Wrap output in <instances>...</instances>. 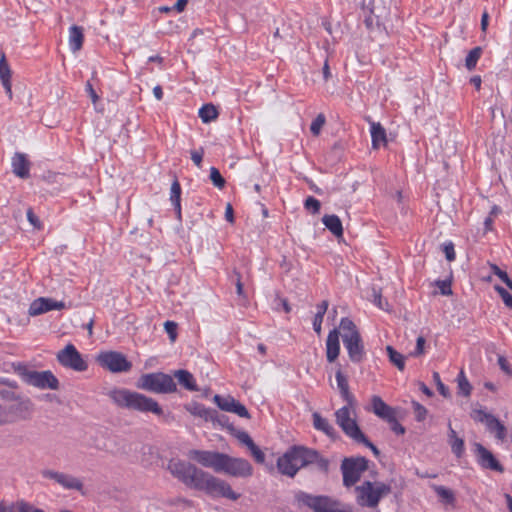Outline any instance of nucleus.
I'll list each match as a JSON object with an SVG mask.
<instances>
[{
  "label": "nucleus",
  "instance_id": "obj_1",
  "mask_svg": "<svg viewBox=\"0 0 512 512\" xmlns=\"http://www.w3.org/2000/svg\"><path fill=\"white\" fill-rule=\"evenodd\" d=\"M167 469L186 487L204 492L212 498H226L236 501L241 496L234 492L225 480L213 476L190 462L171 459Z\"/></svg>",
  "mask_w": 512,
  "mask_h": 512
},
{
  "label": "nucleus",
  "instance_id": "obj_2",
  "mask_svg": "<svg viewBox=\"0 0 512 512\" xmlns=\"http://www.w3.org/2000/svg\"><path fill=\"white\" fill-rule=\"evenodd\" d=\"M311 465H315L318 472L328 475L330 461L313 448L293 445L277 459L278 471L291 478L295 477L301 468Z\"/></svg>",
  "mask_w": 512,
  "mask_h": 512
},
{
  "label": "nucleus",
  "instance_id": "obj_3",
  "mask_svg": "<svg viewBox=\"0 0 512 512\" xmlns=\"http://www.w3.org/2000/svg\"><path fill=\"white\" fill-rule=\"evenodd\" d=\"M108 396L116 406L122 409L153 413L156 416H162L164 413L155 399L126 388H114L108 392Z\"/></svg>",
  "mask_w": 512,
  "mask_h": 512
},
{
  "label": "nucleus",
  "instance_id": "obj_4",
  "mask_svg": "<svg viewBox=\"0 0 512 512\" xmlns=\"http://www.w3.org/2000/svg\"><path fill=\"white\" fill-rule=\"evenodd\" d=\"M339 329L344 347L352 363H361L366 355L364 343L356 324L348 317L340 320Z\"/></svg>",
  "mask_w": 512,
  "mask_h": 512
},
{
  "label": "nucleus",
  "instance_id": "obj_5",
  "mask_svg": "<svg viewBox=\"0 0 512 512\" xmlns=\"http://www.w3.org/2000/svg\"><path fill=\"white\" fill-rule=\"evenodd\" d=\"M14 372L22 379L27 385L39 389L58 390L60 387L59 380L50 371H36L30 370L25 363L18 362L12 364Z\"/></svg>",
  "mask_w": 512,
  "mask_h": 512
},
{
  "label": "nucleus",
  "instance_id": "obj_6",
  "mask_svg": "<svg viewBox=\"0 0 512 512\" xmlns=\"http://www.w3.org/2000/svg\"><path fill=\"white\" fill-rule=\"evenodd\" d=\"M294 504L299 509L306 507L313 512H353L341 509L340 502L330 496L313 495L302 490L295 492Z\"/></svg>",
  "mask_w": 512,
  "mask_h": 512
},
{
  "label": "nucleus",
  "instance_id": "obj_7",
  "mask_svg": "<svg viewBox=\"0 0 512 512\" xmlns=\"http://www.w3.org/2000/svg\"><path fill=\"white\" fill-rule=\"evenodd\" d=\"M136 387L155 394H170L177 391L173 376L164 372L142 374L136 382Z\"/></svg>",
  "mask_w": 512,
  "mask_h": 512
},
{
  "label": "nucleus",
  "instance_id": "obj_8",
  "mask_svg": "<svg viewBox=\"0 0 512 512\" xmlns=\"http://www.w3.org/2000/svg\"><path fill=\"white\" fill-rule=\"evenodd\" d=\"M368 468L369 460L364 456L345 457L340 466L343 485L347 488L354 486Z\"/></svg>",
  "mask_w": 512,
  "mask_h": 512
},
{
  "label": "nucleus",
  "instance_id": "obj_9",
  "mask_svg": "<svg viewBox=\"0 0 512 512\" xmlns=\"http://www.w3.org/2000/svg\"><path fill=\"white\" fill-rule=\"evenodd\" d=\"M225 473L233 477H250L253 473V467L248 460L244 458L231 457L223 453L219 473Z\"/></svg>",
  "mask_w": 512,
  "mask_h": 512
},
{
  "label": "nucleus",
  "instance_id": "obj_10",
  "mask_svg": "<svg viewBox=\"0 0 512 512\" xmlns=\"http://www.w3.org/2000/svg\"><path fill=\"white\" fill-rule=\"evenodd\" d=\"M56 359L61 366L77 372H84L88 369L87 362L71 343L57 353Z\"/></svg>",
  "mask_w": 512,
  "mask_h": 512
},
{
  "label": "nucleus",
  "instance_id": "obj_11",
  "mask_svg": "<svg viewBox=\"0 0 512 512\" xmlns=\"http://www.w3.org/2000/svg\"><path fill=\"white\" fill-rule=\"evenodd\" d=\"M335 417L337 424L341 427L343 432L355 442L358 443L359 440L365 436L356 420L350 417L349 405L338 409L335 412Z\"/></svg>",
  "mask_w": 512,
  "mask_h": 512
},
{
  "label": "nucleus",
  "instance_id": "obj_12",
  "mask_svg": "<svg viewBox=\"0 0 512 512\" xmlns=\"http://www.w3.org/2000/svg\"><path fill=\"white\" fill-rule=\"evenodd\" d=\"M98 363L113 373L127 372L132 364L125 355L116 351L103 352L97 357Z\"/></svg>",
  "mask_w": 512,
  "mask_h": 512
},
{
  "label": "nucleus",
  "instance_id": "obj_13",
  "mask_svg": "<svg viewBox=\"0 0 512 512\" xmlns=\"http://www.w3.org/2000/svg\"><path fill=\"white\" fill-rule=\"evenodd\" d=\"M473 452L475 454L476 461L481 468L499 473L504 472V466L497 460L494 454L481 443L475 442L473 444Z\"/></svg>",
  "mask_w": 512,
  "mask_h": 512
},
{
  "label": "nucleus",
  "instance_id": "obj_14",
  "mask_svg": "<svg viewBox=\"0 0 512 512\" xmlns=\"http://www.w3.org/2000/svg\"><path fill=\"white\" fill-rule=\"evenodd\" d=\"M188 458L196 461L203 467L212 468L219 473L223 453L218 451L192 449L187 454Z\"/></svg>",
  "mask_w": 512,
  "mask_h": 512
},
{
  "label": "nucleus",
  "instance_id": "obj_15",
  "mask_svg": "<svg viewBox=\"0 0 512 512\" xmlns=\"http://www.w3.org/2000/svg\"><path fill=\"white\" fill-rule=\"evenodd\" d=\"M41 475L43 478L54 480L65 489L77 490L80 492L83 490V483L81 480L72 475L50 469L42 470Z\"/></svg>",
  "mask_w": 512,
  "mask_h": 512
},
{
  "label": "nucleus",
  "instance_id": "obj_16",
  "mask_svg": "<svg viewBox=\"0 0 512 512\" xmlns=\"http://www.w3.org/2000/svg\"><path fill=\"white\" fill-rule=\"evenodd\" d=\"M357 503L362 507L376 508L379 504V497L371 481H364L355 487Z\"/></svg>",
  "mask_w": 512,
  "mask_h": 512
},
{
  "label": "nucleus",
  "instance_id": "obj_17",
  "mask_svg": "<svg viewBox=\"0 0 512 512\" xmlns=\"http://www.w3.org/2000/svg\"><path fill=\"white\" fill-rule=\"evenodd\" d=\"M65 308L66 304L63 301H57L53 298L39 297L30 304L28 314L30 316H38L52 310H62Z\"/></svg>",
  "mask_w": 512,
  "mask_h": 512
},
{
  "label": "nucleus",
  "instance_id": "obj_18",
  "mask_svg": "<svg viewBox=\"0 0 512 512\" xmlns=\"http://www.w3.org/2000/svg\"><path fill=\"white\" fill-rule=\"evenodd\" d=\"M341 335V330L339 328H334L330 330L327 339H326V358L329 363H333L336 361L340 354V341L339 337Z\"/></svg>",
  "mask_w": 512,
  "mask_h": 512
},
{
  "label": "nucleus",
  "instance_id": "obj_19",
  "mask_svg": "<svg viewBox=\"0 0 512 512\" xmlns=\"http://www.w3.org/2000/svg\"><path fill=\"white\" fill-rule=\"evenodd\" d=\"M0 399L4 401H17L19 402V409L21 411L31 412L33 403L30 398H22L14 391L7 389L6 386L0 383Z\"/></svg>",
  "mask_w": 512,
  "mask_h": 512
},
{
  "label": "nucleus",
  "instance_id": "obj_20",
  "mask_svg": "<svg viewBox=\"0 0 512 512\" xmlns=\"http://www.w3.org/2000/svg\"><path fill=\"white\" fill-rule=\"evenodd\" d=\"M12 171L21 178L27 179L30 176V162L24 153L16 152L12 157Z\"/></svg>",
  "mask_w": 512,
  "mask_h": 512
},
{
  "label": "nucleus",
  "instance_id": "obj_21",
  "mask_svg": "<svg viewBox=\"0 0 512 512\" xmlns=\"http://www.w3.org/2000/svg\"><path fill=\"white\" fill-rule=\"evenodd\" d=\"M338 366L339 367H338V369H337V371L335 373V378H336V381H337V387L339 389V392H340L341 397L343 398V400L346 401L349 406H352L354 401H355V397H354V395L349 390L348 379L343 374V372L341 370V365L338 364Z\"/></svg>",
  "mask_w": 512,
  "mask_h": 512
},
{
  "label": "nucleus",
  "instance_id": "obj_22",
  "mask_svg": "<svg viewBox=\"0 0 512 512\" xmlns=\"http://www.w3.org/2000/svg\"><path fill=\"white\" fill-rule=\"evenodd\" d=\"M313 419V427L324 433L326 436L331 438L332 440L337 439L338 434L333 427V425L328 421V419L324 418L320 413L314 412L312 414Z\"/></svg>",
  "mask_w": 512,
  "mask_h": 512
},
{
  "label": "nucleus",
  "instance_id": "obj_23",
  "mask_svg": "<svg viewBox=\"0 0 512 512\" xmlns=\"http://www.w3.org/2000/svg\"><path fill=\"white\" fill-rule=\"evenodd\" d=\"M371 404L374 414L385 421L396 413L394 408L386 404L382 398L377 395L372 397Z\"/></svg>",
  "mask_w": 512,
  "mask_h": 512
},
{
  "label": "nucleus",
  "instance_id": "obj_24",
  "mask_svg": "<svg viewBox=\"0 0 512 512\" xmlns=\"http://www.w3.org/2000/svg\"><path fill=\"white\" fill-rule=\"evenodd\" d=\"M372 148L379 149L387 145V134L385 128L379 122H372L370 126Z\"/></svg>",
  "mask_w": 512,
  "mask_h": 512
},
{
  "label": "nucleus",
  "instance_id": "obj_25",
  "mask_svg": "<svg viewBox=\"0 0 512 512\" xmlns=\"http://www.w3.org/2000/svg\"><path fill=\"white\" fill-rule=\"evenodd\" d=\"M173 376L177 378L178 383L188 391H198L195 378L191 372L185 369L175 370Z\"/></svg>",
  "mask_w": 512,
  "mask_h": 512
},
{
  "label": "nucleus",
  "instance_id": "obj_26",
  "mask_svg": "<svg viewBox=\"0 0 512 512\" xmlns=\"http://www.w3.org/2000/svg\"><path fill=\"white\" fill-rule=\"evenodd\" d=\"M485 426L488 432L493 434L497 440L501 442L506 440L508 434L507 428L497 417L494 416L491 418Z\"/></svg>",
  "mask_w": 512,
  "mask_h": 512
},
{
  "label": "nucleus",
  "instance_id": "obj_27",
  "mask_svg": "<svg viewBox=\"0 0 512 512\" xmlns=\"http://www.w3.org/2000/svg\"><path fill=\"white\" fill-rule=\"evenodd\" d=\"M448 426V443L451 447V451L457 458H461L465 452L464 440L457 436L456 431L451 427V423H449Z\"/></svg>",
  "mask_w": 512,
  "mask_h": 512
},
{
  "label": "nucleus",
  "instance_id": "obj_28",
  "mask_svg": "<svg viewBox=\"0 0 512 512\" xmlns=\"http://www.w3.org/2000/svg\"><path fill=\"white\" fill-rule=\"evenodd\" d=\"M185 409L193 416L200 417L205 421H210L212 414H215V409L206 408L203 404L196 401L185 405Z\"/></svg>",
  "mask_w": 512,
  "mask_h": 512
},
{
  "label": "nucleus",
  "instance_id": "obj_29",
  "mask_svg": "<svg viewBox=\"0 0 512 512\" xmlns=\"http://www.w3.org/2000/svg\"><path fill=\"white\" fill-rule=\"evenodd\" d=\"M322 223L336 237L343 236V226L340 218L335 214H326L322 217Z\"/></svg>",
  "mask_w": 512,
  "mask_h": 512
},
{
  "label": "nucleus",
  "instance_id": "obj_30",
  "mask_svg": "<svg viewBox=\"0 0 512 512\" xmlns=\"http://www.w3.org/2000/svg\"><path fill=\"white\" fill-rule=\"evenodd\" d=\"M84 42V33L81 26L72 25L69 29V45L73 52L79 51Z\"/></svg>",
  "mask_w": 512,
  "mask_h": 512
},
{
  "label": "nucleus",
  "instance_id": "obj_31",
  "mask_svg": "<svg viewBox=\"0 0 512 512\" xmlns=\"http://www.w3.org/2000/svg\"><path fill=\"white\" fill-rule=\"evenodd\" d=\"M219 116L217 107L212 103L204 104L199 109V117L203 123H210L216 120Z\"/></svg>",
  "mask_w": 512,
  "mask_h": 512
},
{
  "label": "nucleus",
  "instance_id": "obj_32",
  "mask_svg": "<svg viewBox=\"0 0 512 512\" xmlns=\"http://www.w3.org/2000/svg\"><path fill=\"white\" fill-rule=\"evenodd\" d=\"M386 351L389 361L400 371H403L405 369V356L390 345L386 346Z\"/></svg>",
  "mask_w": 512,
  "mask_h": 512
},
{
  "label": "nucleus",
  "instance_id": "obj_33",
  "mask_svg": "<svg viewBox=\"0 0 512 512\" xmlns=\"http://www.w3.org/2000/svg\"><path fill=\"white\" fill-rule=\"evenodd\" d=\"M481 55L482 48L480 46H476L469 51L465 59V66L469 71L473 70L476 67Z\"/></svg>",
  "mask_w": 512,
  "mask_h": 512
},
{
  "label": "nucleus",
  "instance_id": "obj_34",
  "mask_svg": "<svg viewBox=\"0 0 512 512\" xmlns=\"http://www.w3.org/2000/svg\"><path fill=\"white\" fill-rule=\"evenodd\" d=\"M234 400H235V398L230 395L221 396L219 394H216L213 397V401L217 405V407L220 410L225 411V412L231 411Z\"/></svg>",
  "mask_w": 512,
  "mask_h": 512
},
{
  "label": "nucleus",
  "instance_id": "obj_35",
  "mask_svg": "<svg viewBox=\"0 0 512 512\" xmlns=\"http://www.w3.org/2000/svg\"><path fill=\"white\" fill-rule=\"evenodd\" d=\"M457 383H458V393L462 394L465 397L470 396L471 391H472V386L469 383L463 370H461L457 376Z\"/></svg>",
  "mask_w": 512,
  "mask_h": 512
},
{
  "label": "nucleus",
  "instance_id": "obj_36",
  "mask_svg": "<svg viewBox=\"0 0 512 512\" xmlns=\"http://www.w3.org/2000/svg\"><path fill=\"white\" fill-rule=\"evenodd\" d=\"M435 493L443 500L445 504H453L455 501V495L452 490L441 485H433Z\"/></svg>",
  "mask_w": 512,
  "mask_h": 512
},
{
  "label": "nucleus",
  "instance_id": "obj_37",
  "mask_svg": "<svg viewBox=\"0 0 512 512\" xmlns=\"http://www.w3.org/2000/svg\"><path fill=\"white\" fill-rule=\"evenodd\" d=\"M210 421L214 426L218 425L221 428H225L230 434V427H234L232 423L229 421V417L225 414H220L217 410H215V414H212V418Z\"/></svg>",
  "mask_w": 512,
  "mask_h": 512
},
{
  "label": "nucleus",
  "instance_id": "obj_38",
  "mask_svg": "<svg viewBox=\"0 0 512 512\" xmlns=\"http://www.w3.org/2000/svg\"><path fill=\"white\" fill-rule=\"evenodd\" d=\"M230 435L238 439L243 445L247 446V448L254 443L247 432L238 430L235 427H230Z\"/></svg>",
  "mask_w": 512,
  "mask_h": 512
},
{
  "label": "nucleus",
  "instance_id": "obj_39",
  "mask_svg": "<svg viewBox=\"0 0 512 512\" xmlns=\"http://www.w3.org/2000/svg\"><path fill=\"white\" fill-rule=\"evenodd\" d=\"M209 178L213 185L217 187L218 189H223L226 184V180L221 175L220 171L216 167L210 168V175Z\"/></svg>",
  "mask_w": 512,
  "mask_h": 512
},
{
  "label": "nucleus",
  "instance_id": "obj_40",
  "mask_svg": "<svg viewBox=\"0 0 512 512\" xmlns=\"http://www.w3.org/2000/svg\"><path fill=\"white\" fill-rule=\"evenodd\" d=\"M181 185L177 179H175L172 182L171 188H170V201L172 204H178L181 203Z\"/></svg>",
  "mask_w": 512,
  "mask_h": 512
},
{
  "label": "nucleus",
  "instance_id": "obj_41",
  "mask_svg": "<svg viewBox=\"0 0 512 512\" xmlns=\"http://www.w3.org/2000/svg\"><path fill=\"white\" fill-rule=\"evenodd\" d=\"M470 416L474 421L484 423L485 425L494 417L493 414L487 413L483 409H473Z\"/></svg>",
  "mask_w": 512,
  "mask_h": 512
},
{
  "label": "nucleus",
  "instance_id": "obj_42",
  "mask_svg": "<svg viewBox=\"0 0 512 512\" xmlns=\"http://www.w3.org/2000/svg\"><path fill=\"white\" fill-rule=\"evenodd\" d=\"M304 208L312 214H318L320 212L321 203L315 197L308 196L304 201Z\"/></svg>",
  "mask_w": 512,
  "mask_h": 512
},
{
  "label": "nucleus",
  "instance_id": "obj_43",
  "mask_svg": "<svg viewBox=\"0 0 512 512\" xmlns=\"http://www.w3.org/2000/svg\"><path fill=\"white\" fill-rule=\"evenodd\" d=\"M10 80L11 79V70L9 67V64L6 60V55L4 52H1V58H0V80Z\"/></svg>",
  "mask_w": 512,
  "mask_h": 512
},
{
  "label": "nucleus",
  "instance_id": "obj_44",
  "mask_svg": "<svg viewBox=\"0 0 512 512\" xmlns=\"http://www.w3.org/2000/svg\"><path fill=\"white\" fill-rule=\"evenodd\" d=\"M326 122L325 115L320 113L316 116V118L312 121L310 125V131L314 136H318L320 134V131L323 127V125Z\"/></svg>",
  "mask_w": 512,
  "mask_h": 512
},
{
  "label": "nucleus",
  "instance_id": "obj_45",
  "mask_svg": "<svg viewBox=\"0 0 512 512\" xmlns=\"http://www.w3.org/2000/svg\"><path fill=\"white\" fill-rule=\"evenodd\" d=\"M372 297H373V303L382 310H388V302L387 300L383 299L381 295V290L373 288L372 289Z\"/></svg>",
  "mask_w": 512,
  "mask_h": 512
},
{
  "label": "nucleus",
  "instance_id": "obj_46",
  "mask_svg": "<svg viewBox=\"0 0 512 512\" xmlns=\"http://www.w3.org/2000/svg\"><path fill=\"white\" fill-rule=\"evenodd\" d=\"M231 413H235L239 417L250 419L251 414L249 413L248 409L239 401L234 400L232 409L230 411Z\"/></svg>",
  "mask_w": 512,
  "mask_h": 512
},
{
  "label": "nucleus",
  "instance_id": "obj_47",
  "mask_svg": "<svg viewBox=\"0 0 512 512\" xmlns=\"http://www.w3.org/2000/svg\"><path fill=\"white\" fill-rule=\"evenodd\" d=\"M412 407L415 414V420L418 422L424 421L427 416L428 410L417 401H412Z\"/></svg>",
  "mask_w": 512,
  "mask_h": 512
},
{
  "label": "nucleus",
  "instance_id": "obj_48",
  "mask_svg": "<svg viewBox=\"0 0 512 512\" xmlns=\"http://www.w3.org/2000/svg\"><path fill=\"white\" fill-rule=\"evenodd\" d=\"M432 377H433L434 382L437 385V390L439 391V393L445 398L450 397L449 388L441 381L439 373L433 372Z\"/></svg>",
  "mask_w": 512,
  "mask_h": 512
},
{
  "label": "nucleus",
  "instance_id": "obj_49",
  "mask_svg": "<svg viewBox=\"0 0 512 512\" xmlns=\"http://www.w3.org/2000/svg\"><path fill=\"white\" fill-rule=\"evenodd\" d=\"M386 422L390 425V429L397 435L405 434V428L402 426L396 418V413L391 416Z\"/></svg>",
  "mask_w": 512,
  "mask_h": 512
},
{
  "label": "nucleus",
  "instance_id": "obj_50",
  "mask_svg": "<svg viewBox=\"0 0 512 512\" xmlns=\"http://www.w3.org/2000/svg\"><path fill=\"white\" fill-rule=\"evenodd\" d=\"M177 328L178 325L174 321L167 320L164 323V330L168 334L171 342H174L177 338Z\"/></svg>",
  "mask_w": 512,
  "mask_h": 512
},
{
  "label": "nucleus",
  "instance_id": "obj_51",
  "mask_svg": "<svg viewBox=\"0 0 512 512\" xmlns=\"http://www.w3.org/2000/svg\"><path fill=\"white\" fill-rule=\"evenodd\" d=\"M494 289L500 295V297L502 298L504 304L508 308L512 309V295L505 288H503L500 285H495Z\"/></svg>",
  "mask_w": 512,
  "mask_h": 512
},
{
  "label": "nucleus",
  "instance_id": "obj_52",
  "mask_svg": "<svg viewBox=\"0 0 512 512\" xmlns=\"http://www.w3.org/2000/svg\"><path fill=\"white\" fill-rule=\"evenodd\" d=\"M248 449L250 450L252 457L258 464H263L265 462L264 452L255 443L249 446Z\"/></svg>",
  "mask_w": 512,
  "mask_h": 512
},
{
  "label": "nucleus",
  "instance_id": "obj_53",
  "mask_svg": "<svg viewBox=\"0 0 512 512\" xmlns=\"http://www.w3.org/2000/svg\"><path fill=\"white\" fill-rule=\"evenodd\" d=\"M374 487L376 489V492L378 494V497H379V501L387 496L389 493H391L392 491V487L390 484H386V483H383V482H375L374 483Z\"/></svg>",
  "mask_w": 512,
  "mask_h": 512
},
{
  "label": "nucleus",
  "instance_id": "obj_54",
  "mask_svg": "<svg viewBox=\"0 0 512 512\" xmlns=\"http://www.w3.org/2000/svg\"><path fill=\"white\" fill-rule=\"evenodd\" d=\"M374 487L376 489V492L378 494V497H379V501L387 496L389 493H391L392 491V487L390 484H386V483H383V482H375L374 483Z\"/></svg>",
  "mask_w": 512,
  "mask_h": 512
},
{
  "label": "nucleus",
  "instance_id": "obj_55",
  "mask_svg": "<svg viewBox=\"0 0 512 512\" xmlns=\"http://www.w3.org/2000/svg\"><path fill=\"white\" fill-rule=\"evenodd\" d=\"M442 251L444 252L447 261L451 262L455 260L456 253L454 249V244L451 241L446 242L442 245Z\"/></svg>",
  "mask_w": 512,
  "mask_h": 512
},
{
  "label": "nucleus",
  "instance_id": "obj_56",
  "mask_svg": "<svg viewBox=\"0 0 512 512\" xmlns=\"http://www.w3.org/2000/svg\"><path fill=\"white\" fill-rule=\"evenodd\" d=\"M234 276L236 277L235 280V286H236V293L239 297L243 298L245 301H247V295L244 292L243 283L241 281V274L237 270L233 271Z\"/></svg>",
  "mask_w": 512,
  "mask_h": 512
},
{
  "label": "nucleus",
  "instance_id": "obj_57",
  "mask_svg": "<svg viewBox=\"0 0 512 512\" xmlns=\"http://www.w3.org/2000/svg\"><path fill=\"white\" fill-rule=\"evenodd\" d=\"M26 215H27V220L34 228H36L38 230H40L42 228V223H41L40 219L38 218V216L34 213L32 208H29L27 210Z\"/></svg>",
  "mask_w": 512,
  "mask_h": 512
},
{
  "label": "nucleus",
  "instance_id": "obj_58",
  "mask_svg": "<svg viewBox=\"0 0 512 512\" xmlns=\"http://www.w3.org/2000/svg\"><path fill=\"white\" fill-rule=\"evenodd\" d=\"M436 285L439 287L440 293L444 296H449L453 293L450 280H438L436 281Z\"/></svg>",
  "mask_w": 512,
  "mask_h": 512
},
{
  "label": "nucleus",
  "instance_id": "obj_59",
  "mask_svg": "<svg viewBox=\"0 0 512 512\" xmlns=\"http://www.w3.org/2000/svg\"><path fill=\"white\" fill-rule=\"evenodd\" d=\"M426 340L423 336H419L416 340V347L413 352L410 353L412 357H419L424 354Z\"/></svg>",
  "mask_w": 512,
  "mask_h": 512
},
{
  "label": "nucleus",
  "instance_id": "obj_60",
  "mask_svg": "<svg viewBox=\"0 0 512 512\" xmlns=\"http://www.w3.org/2000/svg\"><path fill=\"white\" fill-rule=\"evenodd\" d=\"M364 24L366 26V28L370 31H373L374 30V27L376 26L378 29H380V23H379V19H378V16H374V15H369L367 16L365 19H364Z\"/></svg>",
  "mask_w": 512,
  "mask_h": 512
},
{
  "label": "nucleus",
  "instance_id": "obj_61",
  "mask_svg": "<svg viewBox=\"0 0 512 512\" xmlns=\"http://www.w3.org/2000/svg\"><path fill=\"white\" fill-rule=\"evenodd\" d=\"M498 365L500 367V369L507 375L509 376H512V369L507 361V359L502 356V355H499L498 356Z\"/></svg>",
  "mask_w": 512,
  "mask_h": 512
},
{
  "label": "nucleus",
  "instance_id": "obj_62",
  "mask_svg": "<svg viewBox=\"0 0 512 512\" xmlns=\"http://www.w3.org/2000/svg\"><path fill=\"white\" fill-rule=\"evenodd\" d=\"M204 150L203 148H200L199 150H192L191 151V159L194 162V164L198 167L201 166L202 160H203Z\"/></svg>",
  "mask_w": 512,
  "mask_h": 512
},
{
  "label": "nucleus",
  "instance_id": "obj_63",
  "mask_svg": "<svg viewBox=\"0 0 512 512\" xmlns=\"http://www.w3.org/2000/svg\"><path fill=\"white\" fill-rule=\"evenodd\" d=\"M358 443H361L368 447L375 456L378 457L380 455L379 449L367 438L366 435L362 439H360Z\"/></svg>",
  "mask_w": 512,
  "mask_h": 512
},
{
  "label": "nucleus",
  "instance_id": "obj_64",
  "mask_svg": "<svg viewBox=\"0 0 512 512\" xmlns=\"http://www.w3.org/2000/svg\"><path fill=\"white\" fill-rule=\"evenodd\" d=\"M85 91L87 92V94L91 98L92 102L94 104H96V102L99 99V96L97 95V93H96L95 89L93 88V85L91 84L90 81H87V83L85 85Z\"/></svg>",
  "mask_w": 512,
  "mask_h": 512
}]
</instances>
